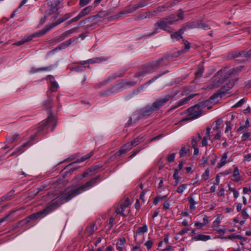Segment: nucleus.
<instances>
[{
    "label": "nucleus",
    "mask_w": 251,
    "mask_h": 251,
    "mask_svg": "<svg viewBox=\"0 0 251 251\" xmlns=\"http://www.w3.org/2000/svg\"><path fill=\"white\" fill-rule=\"evenodd\" d=\"M226 129L225 130V132L227 133L228 131L231 129V123L230 121H226Z\"/></svg>",
    "instance_id": "nucleus-57"
},
{
    "label": "nucleus",
    "mask_w": 251,
    "mask_h": 251,
    "mask_svg": "<svg viewBox=\"0 0 251 251\" xmlns=\"http://www.w3.org/2000/svg\"><path fill=\"white\" fill-rule=\"evenodd\" d=\"M189 150H187L185 147H182L180 151H179V154L181 156H185L188 151Z\"/></svg>",
    "instance_id": "nucleus-55"
},
{
    "label": "nucleus",
    "mask_w": 251,
    "mask_h": 251,
    "mask_svg": "<svg viewBox=\"0 0 251 251\" xmlns=\"http://www.w3.org/2000/svg\"><path fill=\"white\" fill-rule=\"evenodd\" d=\"M29 144V142L24 143L22 146L19 147L15 151H13L10 154V156H14L16 154L21 153L24 151V148Z\"/></svg>",
    "instance_id": "nucleus-27"
},
{
    "label": "nucleus",
    "mask_w": 251,
    "mask_h": 251,
    "mask_svg": "<svg viewBox=\"0 0 251 251\" xmlns=\"http://www.w3.org/2000/svg\"><path fill=\"white\" fill-rule=\"evenodd\" d=\"M241 214L245 220H246L250 218V215L247 213V209H244L241 212Z\"/></svg>",
    "instance_id": "nucleus-52"
},
{
    "label": "nucleus",
    "mask_w": 251,
    "mask_h": 251,
    "mask_svg": "<svg viewBox=\"0 0 251 251\" xmlns=\"http://www.w3.org/2000/svg\"><path fill=\"white\" fill-rule=\"evenodd\" d=\"M226 238H227L230 240H232L233 239H240L241 236L239 235H236L235 234H232L230 235H228Z\"/></svg>",
    "instance_id": "nucleus-54"
},
{
    "label": "nucleus",
    "mask_w": 251,
    "mask_h": 251,
    "mask_svg": "<svg viewBox=\"0 0 251 251\" xmlns=\"http://www.w3.org/2000/svg\"><path fill=\"white\" fill-rule=\"evenodd\" d=\"M152 244L153 242L151 240H148L145 243V246H146L147 249L149 250L151 248Z\"/></svg>",
    "instance_id": "nucleus-60"
},
{
    "label": "nucleus",
    "mask_w": 251,
    "mask_h": 251,
    "mask_svg": "<svg viewBox=\"0 0 251 251\" xmlns=\"http://www.w3.org/2000/svg\"><path fill=\"white\" fill-rule=\"evenodd\" d=\"M163 74H165V73H164L163 74H161L158 75L157 76H156L153 77L152 78L150 79L149 81H148V82H147L145 84H144L142 85L141 86H140L139 87H138L137 89V92H140V91H141L142 90H143L145 87H148L151 83H152V82H154L157 78H158L159 77L161 76Z\"/></svg>",
    "instance_id": "nucleus-15"
},
{
    "label": "nucleus",
    "mask_w": 251,
    "mask_h": 251,
    "mask_svg": "<svg viewBox=\"0 0 251 251\" xmlns=\"http://www.w3.org/2000/svg\"><path fill=\"white\" fill-rule=\"evenodd\" d=\"M176 156V153H173L171 154H170L167 158V160L169 162H172L174 161L175 157Z\"/></svg>",
    "instance_id": "nucleus-61"
},
{
    "label": "nucleus",
    "mask_w": 251,
    "mask_h": 251,
    "mask_svg": "<svg viewBox=\"0 0 251 251\" xmlns=\"http://www.w3.org/2000/svg\"><path fill=\"white\" fill-rule=\"evenodd\" d=\"M204 71V68L201 65L199 67L198 70L195 73V75L196 77H201L202 75V74L203 73Z\"/></svg>",
    "instance_id": "nucleus-43"
},
{
    "label": "nucleus",
    "mask_w": 251,
    "mask_h": 251,
    "mask_svg": "<svg viewBox=\"0 0 251 251\" xmlns=\"http://www.w3.org/2000/svg\"><path fill=\"white\" fill-rule=\"evenodd\" d=\"M210 170L208 168L206 169L201 176L202 178L204 180H207L208 178Z\"/></svg>",
    "instance_id": "nucleus-51"
},
{
    "label": "nucleus",
    "mask_w": 251,
    "mask_h": 251,
    "mask_svg": "<svg viewBox=\"0 0 251 251\" xmlns=\"http://www.w3.org/2000/svg\"><path fill=\"white\" fill-rule=\"evenodd\" d=\"M192 98V97L189 96L188 97L185 98L184 99L180 100L178 102L176 105L173 107L172 109H175L179 106H180L184 104H185L186 102H187L190 100H191Z\"/></svg>",
    "instance_id": "nucleus-34"
},
{
    "label": "nucleus",
    "mask_w": 251,
    "mask_h": 251,
    "mask_svg": "<svg viewBox=\"0 0 251 251\" xmlns=\"http://www.w3.org/2000/svg\"><path fill=\"white\" fill-rule=\"evenodd\" d=\"M209 157L211 158L210 160V164L211 165H214L216 162L217 156L213 153L210 154Z\"/></svg>",
    "instance_id": "nucleus-47"
},
{
    "label": "nucleus",
    "mask_w": 251,
    "mask_h": 251,
    "mask_svg": "<svg viewBox=\"0 0 251 251\" xmlns=\"http://www.w3.org/2000/svg\"><path fill=\"white\" fill-rule=\"evenodd\" d=\"M178 173L179 170H177V169H176L175 170V173L173 175L174 179L176 180L175 185H176L178 183Z\"/></svg>",
    "instance_id": "nucleus-42"
},
{
    "label": "nucleus",
    "mask_w": 251,
    "mask_h": 251,
    "mask_svg": "<svg viewBox=\"0 0 251 251\" xmlns=\"http://www.w3.org/2000/svg\"><path fill=\"white\" fill-rule=\"evenodd\" d=\"M245 102V100L242 99L233 105V107L237 108L240 107Z\"/></svg>",
    "instance_id": "nucleus-56"
},
{
    "label": "nucleus",
    "mask_w": 251,
    "mask_h": 251,
    "mask_svg": "<svg viewBox=\"0 0 251 251\" xmlns=\"http://www.w3.org/2000/svg\"><path fill=\"white\" fill-rule=\"evenodd\" d=\"M155 110L156 109L155 107H153V104H152L151 105H148L144 108L142 111V114L143 116H147Z\"/></svg>",
    "instance_id": "nucleus-17"
},
{
    "label": "nucleus",
    "mask_w": 251,
    "mask_h": 251,
    "mask_svg": "<svg viewBox=\"0 0 251 251\" xmlns=\"http://www.w3.org/2000/svg\"><path fill=\"white\" fill-rule=\"evenodd\" d=\"M41 67L40 68H35L33 67L31 68V69L30 71V73L31 74L37 73L39 72H41Z\"/></svg>",
    "instance_id": "nucleus-58"
},
{
    "label": "nucleus",
    "mask_w": 251,
    "mask_h": 251,
    "mask_svg": "<svg viewBox=\"0 0 251 251\" xmlns=\"http://www.w3.org/2000/svg\"><path fill=\"white\" fill-rule=\"evenodd\" d=\"M77 39V38H72L69 40L63 42L60 45V49H65L66 48L70 46L73 42L76 41Z\"/></svg>",
    "instance_id": "nucleus-29"
},
{
    "label": "nucleus",
    "mask_w": 251,
    "mask_h": 251,
    "mask_svg": "<svg viewBox=\"0 0 251 251\" xmlns=\"http://www.w3.org/2000/svg\"><path fill=\"white\" fill-rule=\"evenodd\" d=\"M227 153H224L222 158H221L220 161L218 163L217 165V167L218 168H220L223 167L224 165L226 164L227 163Z\"/></svg>",
    "instance_id": "nucleus-19"
},
{
    "label": "nucleus",
    "mask_w": 251,
    "mask_h": 251,
    "mask_svg": "<svg viewBox=\"0 0 251 251\" xmlns=\"http://www.w3.org/2000/svg\"><path fill=\"white\" fill-rule=\"evenodd\" d=\"M244 68V66H240L239 67H237L236 68H235L233 69V71H232V73H234V74H236V73H239V72H241L243 69Z\"/></svg>",
    "instance_id": "nucleus-59"
},
{
    "label": "nucleus",
    "mask_w": 251,
    "mask_h": 251,
    "mask_svg": "<svg viewBox=\"0 0 251 251\" xmlns=\"http://www.w3.org/2000/svg\"><path fill=\"white\" fill-rule=\"evenodd\" d=\"M194 239L196 241L201 240V241H207L208 240L210 239L211 237L209 235H203V234H199V235L195 236L194 238Z\"/></svg>",
    "instance_id": "nucleus-32"
},
{
    "label": "nucleus",
    "mask_w": 251,
    "mask_h": 251,
    "mask_svg": "<svg viewBox=\"0 0 251 251\" xmlns=\"http://www.w3.org/2000/svg\"><path fill=\"white\" fill-rule=\"evenodd\" d=\"M125 239L124 238H120L116 244V248L119 251H122L125 244Z\"/></svg>",
    "instance_id": "nucleus-30"
},
{
    "label": "nucleus",
    "mask_w": 251,
    "mask_h": 251,
    "mask_svg": "<svg viewBox=\"0 0 251 251\" xmlns=\"http://www.w3.org/2000/svg\"><path fill=\"white\" fill-rule=\"evenodd\" d=\"M163 58H161L158 60L152 62L148 65L145 69L140 71L135 75V77L140 78L146 75L153 72L155 68L157 67L160 63L163 61Z\"/></svg>",
    "instance_id": "nucleus-8"
},
{
    "label": "nucleus",
    "mask_w": 251,
    "mask_h": 251,
    "mask_svg": "<svg viewBox=\"0 0 251 251\" xmlns=\"http://www.w3.org/2000/svg\"><path fill=\"white\" fill-rule=\"evenodd\" d=\"M148 231L147 225H144L143 226L138 227L135 232L136 236L143 235Z\"/></svg>",
    "instance_id": "nucleus-22"
},
{
    "label": "nucleus",
    "mask_w": 251,
    "mask_h": 251,
    "mask_svg": "<svg viewBox=\"0 0 251 251\" xmlns=\"http://www.w3.org/2000/svg\"><path fill=\"white\" fill-rule=\"evenodd\" d=\"M181 0H174L172 1L166 3L163 6H159L157 8V10L153 12H148L140 15L138 18L140 19H144L147 18H150L154 16L156 12H162L164 11L165 8H167L174 6L176 2H180Z\"/></svg>",
    "instance_id": "nucleus-6"
},
{
    "label": "nucleus",
    "mask_w": 251,
    "mask_h": 251,
    "mask_svg": "<svg viewBox=\"0 0 251 251\" xmlns=\"http://www.w3.org/2000/svg\"><path fill=\"white\" fill-rule=\"evenodd\" d=\"M53 199L50 204L47 206L42 210L34 213L26 218L21 221L20 223L21 225L26 224L31 221L35 220L38 218H43L55 210L57 207L62 203L65 202L64 199H62V195L60 193L55 194L53 196Z\"/></svg>",
    "instance_id": "nucleus-1"
},
{
    "label": "nucleus",
    "mask_w": 251,
    "mask_h": 251,
    "mask_svg": "<svg viewBox=\"0 0 251 251\" xmlns=\"http://www.w3.org/2000/svg\"><path fill=\"white\" fill-rule=\"evenodd\" d=\"M187 185L185 184H183L179 186L176 190V192L178 193H182L187 188Z\"/></svg>",
    "instance_id": "nucleus-41"
},
{
    "label": "nucleus",
    "mask_w": 251,
    "mask_h": 251,
    "mask_svg": "<svg viewBox=\"0 0 251 251\" xmlns=\"http://www.w3.org/2000/svg\"><path fill=\"white\" fill-rule=\"evenodd\" d=\"M211 139V137H207L204 136L201 141V146L202 147H204L207 146V141L210 140Z\"/></svg>",
    "instance_id": "nucleus-50"
},
{
    "label": "nucleus",
    "mask_w": 251,
    "mask_h": 251,
    "mask_svg": "<svg viewBox=\"0 0 251 251\" xmlns=\"http://www.w3.org/2000/svg\"><path fill=\"white\" fill-rule=\"evenodd\" d=\"M57 125L56 119L52 113H50L48 117L45 120L41 122L38 127L39 131H41L44 129H49L51 127V131H53Z\"/></svg>",
    "instance_id": "nucleus-3"
},
{
    "label": "nucleus",
    "mask_w": 251,
    "mask_h": 251,
    "mask_svg": "<svg viewBox=\"0 0 251 251\" xmlns=\"http://www.w3.org/2000/svg\"><path fill=\"white\" fill-rule=\"evenodd\" d=\"M77 39V38H72L69 40L63 42L60 45V49H65L66 48L70 46L73 42L76 41Z\"/></svg>",
    "instance_id": "nucleus-28"
},
{
    "label": "nucleus",
    "mask_w": 251,
    "mask_h": 251,
    "mask_svg": "<svg viewBox=\"0 0 251 251\" xmlns=\"http://www.w3.org/2000/svg\"><path fill=\"white\" fill-rule=\"evenodd\" d=\"M59 5L58 1L57 0H47V6L45 13L46 15H50L54 14L55 15L51 18L53 20L56 19L58 15V6Z\"/></svg>",
    "instance_id": "nucleus-5"
},
{
    "label": "nucleus",
    "mask_w": 251,
    "mask_h": 251,
    "mask_svg": "<svg viewBox=\"0 0 251 251\" xmlns=\"http://www.w3.org/2000/svg\"><path fill=\"white\" fill-rule=\"evenodd\" d=\"M234 82L233 81H230L226 83V84L222 87L220 90L219 92L221 93H226L228 90L231 89L234 86Z\"/></svg>",
    "instance_id": "nucleus-18"
},
{
    "label": "nucleus",
    "mask_w": 251,
    "mask_h": 251,
    "mask_svg": "<svg viewBox=\"0 0 251 251\" xmlns=\"http://www.w3.org/2000/svg\"><path fill=\"white\" fill-rule=\"evenodd\" d=\"M43 105H44V106L46 109H50V107H51V101L50 100L48 99V100H45L44 102Z\"/></svg>",
    "instance_id": "nucleus-49"
},
{
    "label": "nucleus",
    "mask_w": 251,
    "mask_h": 251,
    "mask_svg": "<svg viewBox=\"0 0 251 251\" xmlns=\"http://www.w3.org/2000/svg\"><path fill=\"white\" fill-rule=\"evenodd\" d=\"M15 191L14 190H11L4 196L6 201L11 200L14 198Z\"/></svg>",
    "instance_id": "nucleus-39"
},
{
    "label": "nucleus",
    "mask_w": 251,
    "mask_h": 251,
    "mask_svg": "<svg viewBox=\"0 0 251 251\" xmlns=\"http://www.w3.org/2000/svg\"><path fill=\"white\" fill-rule=\"evenodd\" d=\"M232 176L235 177L232 179L233 181L238 182L240 180L239 170L237 167H234Z\"/></svg>",
    "instance_id": "nucleus-25"
},
{
    "label": "nucleus",
    "mask_w": 251,
    "mask_h": 251,
    "mask_svg": "<svg viewBox=\"0 0 251 251\" xmlns=\"http://www.w3.org/2000/svg\"><path fill=\"white\" fill-rule=\"evenodd\" d=\"M171 96H167L163 98H160L155 100L153 103V107H155L156 110L159 108L161 106L164 105L170 99Z\"/></svg>",
    "instance_id": "nucleus-12"
},
{
    "label": "nucleus",
    "mask_w": 251,
    "mask_h": 251,
    "mask_svg": "<svg viewBox=\"0 0 251 251\" xmlns=\"http://www.w3.org/2000/svg\"><path fill=\"white\" fill-rule=\"evenodd\" d=\"M104 60H105V59L102 57L96 58L95 59H90L87 60L86 61H82V62H81L80 64L82 65H84L86 63H94L97 61L100 62V61H104Z\"/></svg>",
    "instance_id": "nucleus-33"
},
{
    "label": "nucleus",
    "mask_w": 251,
    "mask_h": 251,
    "mask_svg": "<svg viewBox=\"0 0 251 251\" xmlns=\"http://www.w3.org/2000/svg\"><path fill=\"white\" fill-rule=\"evenodd\" d=\"M167 195H164V196H161V195H157L156 197L154 198L153 204L154 205H157V203L163 200V199H165L167 198Z\"/></svg>",
    "instance_id": "nucleus-36"
},
{
    "label": "nucleus",
    "mask_w": 251,
    "mask_h": 251,
    "mask_svg": "<svg viewBox=\"0 0 251 251\" xmlns=\"http://www.w3.org/2000/svg\"><path fill=\"white\" fill-rule=\"evenodd\" d=\"M138 83L137 81H129L126 82L125 83H123L122 85L124 87L127 86H134Z\"/></svg>",
    "instance_id": "nucleus-48"
},
{
    "label": "nucleus",
    "mask_w": 251,
    "mask_h": 251,
    "mask_svg": "<svg viewBox=\"0 0 251 251\" xmlns=\"http://www.w3.org/2000/svg\"><path fill=\"white\" fill-rule=\"evenodd\" d=\"M231 55L233 58L242 56L247 58L251 56V49L247 52L244 51L241 52L234 51L232 53Z\"/></svg>",
    "instance_id": "nucleus-14"
},
{
    "label": "nucleus",
    "mask_w": 251,
    "mask_h": 251,
    "mask_svg": "<svg viewBox=\"0 0 251 251\" xmlns=\"http://www.w3.org/2000/svg\"><path fill=\"white\" fill-rule=\"evenodd\" d=\"M144 141V139L143 137H138L132 141L131 143L133 146H136L140 143L143 142Z\"/></svg>",
    "instance_id": "nucleus-35"
},
{
    "label": "nucleus",
    "mask_w": 251,
    "mask_h": 251,
    "mask_svg": "<svg viewBox=\"0 0 251 251\" xmlns=\"http://www.w3.org/2000/svg\"><path fill=\"white\" fill-rule=\"evenodd\" d=\"M250 123L249 120L247 119L246 121L245 124L244 125H241V124H240V126L237 129V131L239 132V131H241L247 128L248 127H249L250 126Z\"/></svg>",
    "instance_id": "nucleus-37"
},
{
    "label": "nucleus",
    "mask_w": 251,
    "mask_h": 251,
    "mask_svg": "<svg viewBox=\"0 0 251 251\" xmlns=\"http://www.w3.org/2000/svg\"><path fill=\"white\" fill-rule=\"evenodd\" d=\"M46 33H45L44 29H42L41 30H40L38 32H36L30 35L25 37L23 40L15 43L14 44V45H16V46H21L25 43H26L27 42L31 41L33 38L40 37V36L44 35Z\"/></svg>",
    "instance_id": "nucleus-9"
},
{
    "label": "nucleus",
    "mask_w": 251,
    "mask_h": 251,
    "mask_svg": "<svg viewBox=\"0 0 251 251\" xmlns=\"http://www.w3.org/2000/svg\"><path fill=\"white\" fill-rule=\"evenodd\" d=\"M171 17L163 19L156 23L154 26V30L152 32L150 33L148 35V36H151L154 35L157 32H158V28L160 29L167 30V28L169 27V25L174 24V23L176 21H177V20H171Z\"/></svg>",
    "instance_id": "nucleus-4"
},
{
    "label": "nucleus",
    "mask_w": 251,
    "mask_h": 251,
    "mask_svg": "<svg viewBox=\"0 0 251 251\" xmlns=\"http://www.w3.org/2000/svg\"><path fill=\"white\" fill-rule=\"evenodd\" d=\"M91 0H80L79 4L81 6H84L88 4Z\"/></svg>",
    "instance_id": "nucleus-62"
},
{
    "label": "nucleus",
    "mask_w": 251,
    "mask_h": 251,
    "mask_svg": "<svg viewBox=\"0 0 251 251\" xmlns=\"http://www.w3.org/2000/svg\"><path fill=\"white\" fill-rule=\"evenodd\" d=\"M20 135L19 134H15L10 135L7 136L6 141L8 143L12 144L15 141H17L19 138Z\"/></svg>",
    "instance_id": "nucleus-26"
},
{
    "label": "nucleus",
    "mask_w": 251,
    "mask_h": 251,
    "mask_svg": "<svg viewBox=\"0 0 251 251\" xmlns=\"http://www.w3.org/2000/svg\"><path fill=\"white\" fill-rule=\"evenodd\" d=\"M137 10L136 4L130 5L126 7L124 10L121 12L122 14L131 13Z\"/></svg>",
    "instance_id": "nucleus-23"
},
{
    "label": "nucleus",
    "mask_w": 251,
    "mask_h": 251,
    "mask_svg": "<svg viewBox=\"0 0 251 251\" xmlns=\"http://www.w3.org/2000/svg\"><path fill=\"white\" fill-rule=\"evenodd\" d=\"M201 139V135L199 133H197L196 137H193L192 138V141L191 146L192 148H195L197 147L198 142Z\"/></svg>",
    "instance_id": "nucleus-24"
},
{
    "label": "nucleus",
    "mask_w": 251,
    "mask_h": 251,
    "mask_svg": "<svg viewBox=\"0 0 251 251\" xmlns=\"http://www.w3.org/2000/svg\"><path fill=\"white\" fill-rule=\"evenodd\" d=\"M99 179L100 176H97L87 181L85 183L81 186L78 187L72 186L68 187L64 192H60L62 195V199H64L65 202L68 201L74 197L83 192L90 189L93 186L97 185L99 182Z\"/></svg>",
    "instance_id": "nucleus-2"
},
{
    "label": "nucleus",
    "mask_w": 251,
    "mask_h": 251,
    "mask_svg": "<svg viewBox=\"0 0 251 251\" xmlns=\"http://www.w3.org/2000/svg\"><path fill=\"white\" fill-rule=\"evenodd\" d=\"M123 147L126 149L128 151L130 150L133 147L131 142H128Z\"/></svg>",
    "instance_id": "nucleus-64"
},
{
    "label": "nucleus",
    "mask_w": 251,
    "mask_h": 251,
    "mask_svg": "<svg viewBox=\"0 0 251 251\" xmlns=\"http://www.w3.org/2000/svg\"><path fill=\"white\" fill-rule=\"evenodd\" d=\"M242 135L241 136V140L242 141H246L251 136V132L247 131H245L242 132Z\"/></svg>",
    "instance_id": "nucleus-38"
},
{
    "label": "nucleus",
    "mask_w": 251,
    "mask_h": 251,
    "mask_svg": "<svg viewBox=\"0 0 251 251\" xmlns=\"http://www.w3.org/2000/svg\"><path fill=\"white\" fill-rule=\"evenodd\" d=\"M225 81V77L221 76V77H218L217 75H214L213 78V80L208 86L210 89H215L221 86V85Z\"/></svg>",
    "instance_id": "nucleus-11"
},
{
    "label": "nucleus",
    "mask_w": 251,
    "mask_h": 251,
    "mask_svg": "<svg viewBox=\"0 0 251 251\" xmlns=\"http://www.w3.org/2000/svg\"><path fill=\"white\" fill-rule=\"evenodd\" d=\"M47 79L50 80V89L52 91H55L57 90L59 86L56 81L54 79L53 76L51 75H49L47 76Z\"/></svg>",
    "instance_id": "nucleus-16"
},
{
    "label": "nucleus",
    "mask_w": 251,
    "mask_h": 251,
    "mask_svg": "<svg viewBox=\"0 0 251 251\" xmlns=\"http://www.w3.org/2000/svg\"><path fill=\"white\" fill-rule=\"evenodd\" d=\"M170 207V201L168 200L166 201L163 204V209L165 210L169 209Z\"/></svg>",
    "instance_id": "nucleus-53"
},
{
    "label": "nucleus",
    "mask_w": 251,
    "mask_h": 251,
    "mask_svg": "<svg viewBox=\"0 0 251 251\" xmlns=\"http://www.w3.org/2000/svg\"><path fill=\"white\" fill-rule=\"evenodd\" d=\"M219 226H213V229L217 231L219 234H220L222 235L225 234V230L224 229L220 228L219 227Z\"/></svg>",
    "instance_id": "nucleus-45"
},
{
    "label": "nucleus",
    "mask_w": 251,
    "mask_h": 251,
    "mask_svg": "<svg viewBox=\"0 0 251 251\" xmlns=\"http://www.w3.org/2000/svg\"><path fill=\"white\" fill-rule=\"evenodd\" d=\"M189 28V25H187L181 28L179 30V31L174 32L171 34V37L174 40L177 41L179 40L182 38L181 34L184 31V30L187 28Z\"/></svg>",
    "instance_id": "nucleus-13"
},
{
    "label": "nucleus",
    "mask_w": 251,
    "mask_h": 251,
    "mask_svg": "<svg viewBox=\"0 0 251 251\" xmlns=\"http://www.w3.org/2000/svg\"><path fill=\"white\" fill-rule=\"evenodd\" d=\"M194 27H197L204 30H208L210 29V26L209 25H207L206 24L202 22L197 23V24H194L192 25L191 26H189V28Z\"/></svg>",
    "instance_id": "nucleus-20"
},
{
    "label": "nucleus",
    "mask_w": 251,
    "mask_h": 251,
    "mask_svg": "<svg viewBox=\"0 0 251 251\" xmlns=\"http://www.w3.org/2000/svg\"><path fill=\"white\" fill-rule=\"evenodd\" d=\"M130 203L128 198H126L125 201L124 202L121 204L122 209H126L129 205Z\"/></svg>",
    "instance_id": "nucleus-46"
},
{
    "label": "nucleus",
    "mask_w": 251,
    "mask_h": 251,
    "mask_svg": "<svg viewBox=\"0 0 251 251\" xmlns=\"http://www.w3.org/2000/svg\"><path fill=\"white\" fill-rule=\"evenodd\" d=\"M71 13H67L64 15L62 17H60L57 21L51 23L50 25H47L45 28H43L45 33L48 32L49 30L57 26L59 24L63 23L65 20L68 19L72 16Z\"/></svg>",
    "instance_id": "nucleus-10"
},
{
    "label": "nucleus",
    "mask_w": 251,
    "mask_h": 251,
    "mask_svg": "<svg viewBox=\"0 0 251 251\" xmlns=\"http://www.w3.org/2000/svg\"><path fill=\"white\" fill-rule=\"evenodd\" d=\"M201 107V104L199 103L189 108L188 109L189 113L186 117L183 119V121L194 120L201 116L202 112Z\"/></svg>",
    "instance_id": "nucleus-7"
},
{
    "label": "nucleus",
    "mask_w": 251,
    "mask_h": 251,
    "mask_svg": "<svg viewBox=\"0 0 251 251\" xmlns=\"http://www.w3.org/2000/svg\"><path fill=\"white\" fill-rule=\"evenodd\" d=\"M188 201L189 202V207L192 210H194L196 208V204L197 202L195 201L194 195H190L188 198Z\"/></svg>",
    "instance_id": "nucleus-21"
},
{
    "label": "nucleus",
    "mask_w": 251,
    "mask_h": 251,
    "mask_svg": "<svg viewBox=\"0 0 251 251\" xmlns=\"http://www.w3.org/2000/svg\"><path fill=\"white\" fill-rule=\"evenodd\" d=\"M55 66L53 65H50L48 67H41V72H50L53 70Z\"/></svg>",
    "instance_id": "nucleus-44"
},
{
    "label": "nucleus",
    "mask_w": 251,
    "mask_h": 251,
    "mask_svg": "<svg viewBox=\"0 0 251 251\" xmlns=\"http://www.w3.org/2000/svg\"><path fill=\"white\" fill-rule=\"evenodd\" d=\"M92 9V6H88L83 9L79 13L81 17L89 14Z\"/></svg>",
    "instance_id": "nucleus-31"
},
{
    "label": "nucleus",
    "mask_w": 251,
    "mask_h": 251,
    "mask_svg": "<svg viewBox=\"0 0 251 251\" xmlns=\"http://www.w3.org/2000/svg\"><path fill=\"white\" fill-rule=\"evenodd\" d=\"M74 31V29H70L67 31H66L65 33H64V35H63V37H62V40H64L67 36H69L70 34L73 33Z\"/></svg>",
    "instance_id": "nucleus-63"
},
{
    "label": "nucleus",
    "mask_w": 251,
    "mask_h": 251,
    "mask_svg": "<svg viewBox=\"0 0 251 251\" xmlns=\"http://www.w3.org/2000/svg\"><path fill=\"white\" fill-rule=\"evenodd\" d=\"M148 1L146 0H142L138 3L136 4V8L137 9L142 8L148 4Z\"/></svg>",
    "instance_id": "nucleus-40"
}]
</instances>
